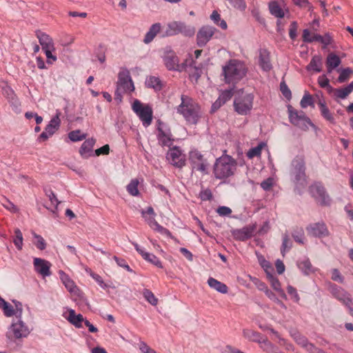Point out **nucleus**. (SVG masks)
<instances>
[{
	"instance_id": "nucleus-1",
	"label": "nucleus",
	"mask_w": 353,
	"mask_h": 353,
	"mask_svg": "<svg viewBox=\"0 0 353 353\" xmlns=\"http://www.w3.org/2000/svg\"><path fill=\"white\" fill-rule=\"evenodd\" d=\"M181 102L177 107V112L183 115L190 124H196L201 117V107L197 102L187 95L181 96Z\"/></svg>"
},
{
	"instance_id": "nucleus-2",
	"label": "nucleus",
	"mask_w": 353,
	"mask_h": 353,
	"mask_svg": "<svg viewBox=\"0 0 353 353\" xmlns=\"http://www.w3.org/2000/svg\"><path fill=\"white\" fill-rule=\"evenodd\" d=\"M236 165V161L234 158L228 154H223L216 159L214 165L213 172L215 178L223 180L234 175Z\"/></svg>"
},
{
	"instance_id": "nucleus-3",
	"label": "nucleus",
	"mask_w": 353,
	"mask_h": 353,
	"mask_svg": "<svg viewBox=\"0 0 353 353\" xmlns=\"http://www.w3.org/2000/svg\"><path fill=\"white\" fill-rule=\"evenodd\" d=\"M226 83H235L241 80L246 74V68L243 63L233 59L223 67Z\"/></svg>"
},
{
	"instance_id": "nucleus-4",
	"label": "nucleus",
	"mask_w": 353,
	"mask_h": 353,
	"mask_svg": "<svg viewBox=\"0 0 353 353\" xmlns=\"http://www.w3.org/2000/svg\"><path fill=\"white\" fill-rule=\"evenodd\" d=\"M134 91V85L131 79L129 70H121L118 75L117 89L115 91V100L118 102L122 101V93L130 94Z\"/></svg>"
},
{
	"instance_id": "nucleus-5",
	"label": "nucleus",
	"mask_w": 353,
	"mask_h": 353,
	"mask_svg": "<svg viewBox=\"0 0 353 353\" xmlns=\"http://www.w3.org/2000/svg\"><path fill=\"white\" fill-rule=\"evenodd\" d=\"M254 95L244 91H239L234 99V110L241 115H246L253 106Z\"/></svg>"
},
{
	"instance_id": "nucleus-6",
	"label": "nucleus",
	"mask_w": 353,
	"mask_h": 353,
	"mask_svg": "<svg viewBox=\"0 0 353 353\" xmlns=\"http://www.w3.org/2000/svg\"><path fill=\"white\" fill-rule=\"evenodd\" d=\"M141 215L152 229L162 234H165L171 239H173L170 232L166 228L160 225L156 221V214L154 211V209L151 206L148 207L145 210H143L141 211Z\"/></svg>"
},
{
	"instance_id": "nucleus-7",
	"label": "nucleus",
	"mask_w": 353,
	"mask_h": 353,
	"mask_svg": "<svg viewBox=\"0 0 353 353\" xmlns=\"http://www.w3.org/2000/svg\"><path fill=\"white\" fill-rule=\"evenodd\" d=\"M133 111L138 115L143 125L149 126L152 121V110L148 105H143L139 100H134L132 104Z\"/></svg>"
},
{
	"instance_id": "nucleus-8",
	"label": "nucleus",
	"mask_w": 353,
	"mask_h": 353,
	"mask_svg": "<svg viewBox=\"0 0 353 353\" xmlns=\"http://www.w3.org/2000/svg\"><path fill=\"white\" fill-rule=\"evenodd\" d=\"M289 119L291 123L299 127L303 130H307L309 125L312 123L310 119L305 116V113L298 112L294 110L291 105L288 106Z\"/></svg>"
},
{
	"instance_id": "nucleus-9",
	"label": "nucleus",
	"mask_w": 353,
	"mask_h": 353,
	"mask_svg": "<svg viewBox=\"0 0 353 353\" xmlns=\"http://www.w3.org/2000/svg\"><path fill=\"white\" fill-rule=\"evenodd\" d=\"M166 159L171 165L178 168H183L186 161L185 155L176 146L170 148L166 154Z\"/></svg>"
},
{
	"instance_id": "nucleus-10",
	"label": "nucleus",
	"mask_w": 353,
	"mask_h": 353,
	"mask_svg": "<svg viewBox=\"0 0 353 353\" xmlns=\"http://www.w3.org/2000/svg\"><path fill=\"white\" fill-rule=\"evenodd\" d=\"M310 192L321 205H329L331 199L326 192L325 188L321 183H315L310 187Z\"/></svg>"
},
{
	"instance_id": "nucleus-11",
	"label": "nucleus",
	"mask_w": 353,
	"mask_h": 353,
	"mask_svg": "<svg viewBox=\"0 0 353 353\" xmlns=\"http://www.w3.org/2000/svg\"><path fill=\"white\" fill-rule=\"evenodd\" d=\"M332 294L349 309L350 314L353 316V302L350 295L340 287H333Z\"/></svg>"
},
{
	"instance_id": "nucleus-12",
	"label": "nucleus",
	"mask_w": 353,
	"mask_h": 353,
	"mask_svg": "<svg viewBox=\"0 0 353 353\" xmlns=\"http://www.w3.org/2000/svg\"><path fill=\"white\" fill-rule=\"evenodd\" d=\"M216 29L210 26L201 27L196 34V43L199 47L205 46L213 37Z\"/></svg>"
},
{
	"instance_id": "nucleus-13",
	"label": "nucleus",
	"mask_w": 353,
	"mask_h": 353,
	"mask_svg": "<svg viewBox=\"0 0 353 353\" xmlns=\"http://www.w3.org/2000/svg\"><path fill=\"white\" fill-rule=\"evenodd\" d=\"M256 229V225L251 224L243 227L241 229H235L231 231L234 239L244 241L252 237Z\"/></svg>"
},
{
	"instance_id": "nucleus-14",
	"label": "nucleus",
	"mask_w": 353,
	"mask_h": 353,
	"mask_svg": "<svg viewBox=\"0 0 353 353\" xmlns=\"http://www.w3.org/2000/svg\"><path fill=\"white\" fill-rule=\"evenodd\" d=\"M190 161L194 169L200 172H205L208 163L203 155L198 150L191 151L190 153Z\"/></svg>"
},
{
	"instance_id": "nucleus-15",
	"label": "nucleus",
	"mask_w": 353,
	"mask_h": 353,
	"mask_svg": "<svg viewBox=\"0 0 353 353\" xmlns=\"http://www.w3.org/2000/svg\"><path fill=\"white\" fill-rule=\"evenodd\" d=\"M163 59L168 70L179 72V59L173 50L170 49L165 50Z\"/></svg>"
},
{
	"instance_id": "nucleus-16",
	"label": "nucleus",
	"mask_w": 353,
	"mask_h": 353,
	"mask_svg": "<svg viewBox=\"0 0 353 353\" xmlns=\"http://www.w3.org/2000/svg\"><path fill=\"white\" fill-rule=\"evenodd\" d=\"M158 140L159 144L163 147H170L173 143L174 139H172V135L170 130L166 129L164 125L160 123L158 126Z\"/></svg>"
},
{
	"instance_id": "nucleus-17",
	"label": "nucleus",
	"mask_w": 353,
	"mask_h": 353,
	"mask_svg": "<svg viewBox=\"0 0 353 353\" xmlns=\"http://www.w3.org/2000/svg\"><path fill=\"white\" fill-rule=\"evenodd\" d=\"M306 230L308 234L316 237L326 236L329 234V231L323 222L310 224L306 228Z\"/></svg>"
},
{
	"instance_id": "nucleus-18",
	"label": "nucleus",
	"mask_w": 353,
	"mask_h": 353,
	"mask_svg": "<svg viewBox=\"0 0 353 353\" xmlns=\"http://www.w3.org/2000/svg\"><path fill=\"white\" fill-rule=\"evenodd\" d=\"M60 279L65 287V288L68 290V292L73 296H79L81 295V291L76 285L75 283L73 280H72L68 275H67L64 272L59 271Z\"/></svg>"
},
{
	"instance_id": "nucleus-19",
	"label": "nucleus",
	"mask_w": 353,
	"mask_h": 353,
	"mask_svg": "<svg viewBox=\"0 0 353 353\" xmlns=\"http://www.w3.org/2000/svg\"><path fill=\"white\" fill-rule=\"evenodd\" d=\"M292 175L296 181L304 179L305 174V162L303 159H296L292 162Z\"/></svg>"
},
{
	"instance_id": "nucleus-20",
	"label": "nucleus",
	"mask_w": 353,
	"mask_h": 353,
	"mask_svg": "<svg viewBox=\"0 0 353 353\" xmlns=\"http://www.w3.org/2000/svg\"><path fill=\"white\" fill-rule=\"evenodd\" d=\"M34 266L35 270L43 277L48 276L51 274V272L50 270L51 263L45 259L35 258L34 259Z\"/></svg>"
},
{
	"instance_id": "nucleus-21",
	"label": "nucleus",
	"mask_w": 353,
	"mask_h": 353,
	"mask_svg": "<svg viewBox=\"0 0 353 353\" xmlns=\"http://www.w3.org/2000/svg\"><path fill=\"white\" fill-rule=\"evenodd\" d=\"M259 64L264 71H270L272 66L270 61V54L266 49H260L259 52Z\"/></svg>"
},
{
	"instance_id": "nucleus-22",
	"label": "nucleus",
	"mask_w": 353,
	"mask_h": 353,
	"mask_svg": "<svg viewBox=\"0 0 353 353\" xmlns=\"http://www.w3.org/2000/svg\"><path fill=\"white\" fill-rule=\"evenodd\" d=\"M268 7L270 14L279 19L283 18L285 12H289L288 9L285 8V6H281L276 1L270 2Z\"/></svg>"
},
{
	"instance_id": "nucleus-23",
	"label": "nucleus",
	"mask_w": 353,
	"mask_h": 353,
	"mask_svg": "<svg viewBox=\"0 0 353 353\" xmlns=\"http://www.w3.org/2000/svg\"><path fill=\"white\" fill-rule=\"evenodd\" d=\"M12 330L16 338H21L26 336L29 333V330L23 323L19 320L17 322L12 325Z\"/></svg>"
},
{
	"instance_id": "nucleus-24",
	"label": "nucleus",
	"mask_w": 353,
	"mask_h": 353,
	"mask_svg": "<svg viewBox=\"0 0 353 353\" xmlns=\"http://www.w3.org/2000/svg\"><path fill=\"white\" fill-rule=\"evenodd\" d=\"M136 250L143 256V258L148 262L154 264L158 268H162V263L160 260L153 254L146 252L139 248L138 245H136Z\"/></svg>"
},
{
	"instance_id": "nucleus-25",
	"label": "nucleus",
	"mask_w": 353,
	"mask_h": 353,
	"mask_svg": "<svg viewBox=\"0 0 353 353\" xmlns=\"http://www.w3.org/2000/svg\"><path fill=\"white\" fill-rule=\"evenodd\" d=\"M259 344L263 351L266 353H283L277 346L272 343L267 338H263Z\"/></svg>"
},
{
	"instance_id": "nucleus-26",
	"label": "nucleus",
	"mask_w": 353,
	"mask_h": 353,
	"mask_svg": "<svg viewBox=\"0 0 353 353\" xmlns=\"http://www.w3.org/2000/svg\"><path fill=\"white\" fill-rule=\"evenodd\" d=\"M161 28V23H156L152 25L150 28L149 30L145 35L143 42L146 44L150 43L157 36V34L160 32Z\"/></svg>"
},
{
	"instance_id": "nucleus-27",
	"label": "nucleus",
	"mask_w": 353,
	"mask_h": 353,
	"mask_svg": "<svg viewBox=\"0 0 353 353\" xmlns=\"http://www.w3.org/2000/svg\"><path fill=\"white\" fill-rule=\"evenodd\" d=\"M341 61L339 56L334 53L329 54L326 59L327 72L331 73L334 68H337L341 64Z\"/></svg>"
},
{
	"instance_id": "nucleus-28",
	"label": "nucleus",
	"mask_w": 353,
	"mask_h": 353,
	"mask_svg": "<svg viewBox=\"0 0 353 353\" xmlns=\"http://www.w3.org/2000/svg\"><path fill=\"white\" fill-rule=\"evenodd\" d=\"M94 143L95 141L92 139L85 140L80 148L81 155L85 158L91 156Z\"/></svg>"
},
{
	"instance_id": "nucleus-29",
	"label": "nucleus",
	"mask_w": 353,
	"mask_h": 353,
	"mask_svg": "<svg viewBox=\"0 0 353 353\" xmlns=\"http://www.w3.org/2000/svg\"><path fill=\"white\" fill-rule=\"evenodd\" d=\"M353 91V82L350 83L347 86L339 88L334 89L331 91L334 93V95L336 98L345 99Z\"/></svg>"
},
{
	"instance_id": "nucleus-30",
	"label": "nucleus",
	"mask_w": 353,
	"mask_h": 353,
	"mask_svg": "<svg viewBox=\"0 0 353 353\" xmlns=\"http://www.w3.org/2000/svg\"><path fill=\"white\" fill-rule=\"evenodd\" d=\"M68 320L70 323L74 325L75 327H81V323L84 322L85 319H84L83 316L81 314H76L74 310H70Z\"/></svg>"
},
{
	"instance_id": "nucleus-31",
	"label": "nucleus",
	"mask_w": 353,
	"mask_h": 353,
	"mask_svg": "<svg viewBox=\"0 0 353 353\" xmlns=\"http://www.w3.org/2000/svg\"><path fill=\"white\" fill-rule=\"evenodd\" d=\"M208 283L210 288L220 293L226 294L228 292V288L227 285L214 278H210L208 280Z\"/></svg>"
},
{
	"instance_id": "nucleus-32",
	"label": "nucleus",
	"mask_w": 353,
	"mask_h": 353,
	"mask_svg": "<svg viewBox=\"0 0 353 353\" xmlns=\"http://www.w3.org/2000/svg\"><path fill=\"white\" fill-rule=\"evenodd\" d=\"M243 336L249 341L256 342L258 343L263 339L261 334L251 329H244Z\"/></svg>"
},
{
	"instance_id": "nucleus-33",
	"label": "nucleus",
	"mask_w": 353,
	"mask_h": 353,
	"mask_svg": "<svg viewBox=\"0 0 353 353\" xmlns=\"http://www.w3.org/2000/svg\"><path fill=\"white\" fill-rule=\"evenodd\" d=\"M322 57L320 55H315L311 59L310 63L307 66V70H313L315 72H319L321 71Z\"/></svg>"
},
{
	"instance_id": "nucleus-34",
	"label": "nucleus",
	"mask_w": 353,
	"mask_h": 353,
	"mask_svg": "<svg viewBox=\"0 0 353 353\" xmlns=\"http://www.w3.org/2000/svg\"><path fill=\"white\" fill-rule=\"evenodd\" d=\"M61 120L59 119V114H57L50 121L49 124L45 128L48 134H53L59 128Z\"/></svg>"
},
{
	"instance_id": "nucleus-35",
	"label": "nucleus",
	"mask_w": 353,
	"mask_h": 353,
	"mask_svg": "<svg viewBox=\"0 0 353 353\" xmlns=\"http://www.w3.org/2000/svg\"><path fill=\"white\" fill-rule=\"evenodd\" d=\"M181 22L180 21H172L168 24L167 29L165 31L166 36H172L180 34V28Z\"/></svg>"
},
{
	"instance_id": "nucleus-36",
	"label": "nucleus",
	"mask_w": 353,
	"mask_h": 353,
	"mask_svg": "<svg viewBox=\"0 0 353 353\" xmlns=\"http://www.w3.org/2000/svg\"><path fill=\"white\" fill-rule=\"evenodd\" d=\"M38 39L43 50L53 48L52 39L48 34L41 33L38 35Z\"/></svg>"
},
{
	"instance_id": "nucleus-37",
	"label": "nucleus",
	"mask_w": 353,
	"mask_h": 353,
	"mask_svg": "<svg viewBox=\"0 0 353 353\" xmlns=\"http://www.w3.org/2000/svg\"><path fill=\"white\" fill-rule=\"evenodd\" d=\"M139 184V181L137 179H133L127 185V191L131 196H137L140 194L139 190L138 189Z\"/></svg>"
},
{
	"instance_id": "nucleus-38",
	"label": "nucleus",
	"mask_w": 353,
	"mask_h": 353,
	"mask_svg": "<svg viewBox=\"0 0 353 353\" xmlns=\"http://www.w3.org/2000/svg\"><path fill=\"white\" fill-rule=\"evenodd\" d=\"M315 39L316 41L320 42L323 44V48H326L327 46L332 44L333 42L332 36L329 32H326L323 36L318 34Z\"/></svg>"
},
{
	"instance_id": "nucleus-39",
	"label": "nucleus",
	"mask_w": 353,
	"mask_h": 353,
	"mask_svg": "<svg viewBox=\"0 0 353 353\" xmlns=\"http://www.w3.org/2000/svg\"><path fill=\"white\" fill-rule=\"evenodd\" d=\"M145 84L147 87L152 88L156 90H160L162 88L161 80L156 77H150L147 79Z\"/></svg>"
},
{
	"instance_id": "nucleus-40",
	"label": "nucleus",
	"mask_w": 353,
	"mask_h": 353,
	"mask_svg": "<svg viewBox=\"0 0 353 353\" xmlns=\"http://www.w3.org/2000/svg\"><path fill=\"white\" fill-rule=\"evenodd\" d=\"M291 336L293 337L296 343L303 347L307 345L309 343L307 339L303 335H301L299 332L294 330L291 332Z\"/></svg>"
},
{
	"instance_id": "nucleus-41",
	"label": "nucleus",
	"mask_w": 353,
	"mask_h": 353,
	"mask_svg": "<svg viewBox=\"0 0 353 353\" xmlns=\"http://www.w3.org/2000/svg\"><path fill=\"white\" fill-rule=\"evenodd\" d=\"M264 145L265 144L263 143H261L257 146L250 149L247 152V157L249 159H252L255 157H259L261 154V150Z\"/></svg>"
},
{
	"instance_id": "nucleus-42",
	"label": "nucleus",
	"mask_w": 353,
	"mask_h": 353,
	"mask_svg": "<svg viewBox=\"0 0 353 353\" xmlns=\"http://www.w3.org/2000/svg\"><path fill=\"white\" fill-rule=\"evenodd\" d=\"M0 307L3 310V312L7 316H14V314H16L13 307L4 299L2 302L0 303Z\"/></svg>"
},
{
	"instance_id": "nucleus-43",
	"label": "nucleus",
	"mask_w": 353,
	"mask_h": 353,
	"mask_svg": "<svg viewBox=\"0 0 353 353\" xmlns=\"http://www.w3.org/2000/svg\"><path fill=\"white\" fill-rule=\"evenodd\" d=\"M144 298L152 305L156 306L158 303V299L156 298L153 292L148 289H145L143 292Z\"/></svg>"
},
{
	"instance_id": "nucleus-44",
	"label": "nucleus",
	"mask_w": 353,
	"mask_h": 353,
	"mask_svg": "<svg viewBox=\"0 0 353 353\" xmlns=\"http://www.w3.org/2000/svg\"><path fill=\"white\" fill-rule=\"evenodd\" d=\"M318 34L314 32H311V31L308 29H305L303 30V41L306 43H312L316 41L315 37H317Z\"/></svg>"
},
{
	"instance_id": "nucleus-45",
	"label": "nucleus",
	"mask_w": 353,
	"mask_h": 353,
	"mask_svg": "<svg viewBox=\"0 0 353 353\" xmlns=\"http://www.w3.org/2000/svg\"><path fill=\"white\" fill-rule=\"evenodd\" d=\"M300 105L301 108H305L307 106L314 107L313 98L309 93H305L301 100Z\"/></svg>"
},
{
	"instance_id": "nucleus-46",
	"label": "nucleus",
	"mask_w": 353,
	"mask_h": 353,
	"mask_svg": "<svg viewBox=\"0 0 353 353\" xmlns=\"http://www.w3.org/2000/svg\"><path fill=\"white\" fill-rule=\"evenodd\" d=\"M319 105L321 108V114L324 117V118L326 119L327 121L333 123L334 117H333L332 114L330 112V110L326 107L325 103L320 101L319 103Z\"/></svg>"
},
{
	"instance_id": "nucleus-47",
	"label": "nucleus",
	"mask_w": 353,
	"mask_h": 353,
	"mask_svg": "<svg viewBox=\"0 0 353 353\" xmlns=\"http://www.w3.org/2000/svg\"><path fill=\"white\" fill-rule=\"evenodd\" d=\"M186 72H188L190 77L195 79L196 81L201 77V68L196 66V63L190 68Z\"/></svg>"
},
{
	"instance_id": "nucleus-48",
	"label": "nucleus",
	"mask_w": 353,
	"mask_h": 353,
	"mask_svg": "<svg viewBox=\"0 0 353 353\" xmlns=\"http://www.w3.org/2000/svg\"><path fill=\"white\" fill-rule=\"evenodd\" d=\"M195 30L194 27L186 26L184 23L181 22L180 28V33L186 37H192L194 34Z\"/></svg>"
},
{
	"instance_id": "nucleus-49",
	"label": "nucleus",
	"mask_w": 353,
	"mask_h": 353,
	"mask_svg": "<svg viewBox=\"0 0 353 353\" xmlns=\"http://www.w3.org/2000/svg\"><path fill=\"white\" fill-rule=\"evenodd\" d=\"M68 137L72 141H79L85 138V134H83L81 130H74L68 134Z\"/></svg>"
},
{
	"instance_id": "nucleus-50",
	"label": "nucleus",
	"mask_w": 353,
	"mask_h": 353,
	"mask_svg": "<svg viewBox=\"0 0 353 353\" xmlns=\"http://www.w3.org/2000/svg\"><path fill=\"white\" fill-rule=\"evenodd\" d=\"M352 73L353 70L350 68L341 70L340 75L338 78V81L339 83H343L346 81L350 78V75L352 74Z\"/></svg>"
},
{
	"instance_id": "nucleus-51",
	"label": "nucleus",
	"mask_w": 353,
	"mask_h": 353,
	"mask_svg": "<svg viewBox=\"0 0 353 353\" xmlns=\"http://www.w3.org/2000/svg\"><path fill=\"white\" fill-rule=\"evenodd\" d=\"M196 62L193 60L191 55L187 58L181 64H179V72L187 71L190 68L193 66Z\"/></svg>"
},
{
	"instance_id": "nucleus-52",
	"label": "nucleus",
	"mask_w": 353,
	"mask_h": 353,
	"mask_svg": "<svg viewBox=\"0 0 353 353\" xmlns=\"http://www.w3.org/2000/svg\"><path fill=\"white\" fill-rule=\"evenodd\" d=\"M292 236L295 241L299 243H303V236H304V231L302 228H297L294 230V233L292 234Z\"/></svg>"
},
{
	"instance_id": "nucleus-53",
	"label": "nucleus",
	"mask_w": 353,
	"mask_h": 353,
	"mask_svg": "<svg viewBox=\"0 0 353 353\" xmlns=\"http://www.w3.org/2000/svg\"><path fill=\"white\" fill-rule=\"evenodd\" d=\"M318 83L321 88H326L330 92L333 90L332 87L330 85L329 79L325 75L320 76L318 79Z\"/></svg>"
},
{
	"instance_id": "nucleus-54",
	"label": "nucleus",
	"mask_w": 353,
	"mask_h": 353,
	"mask_svg": "<svg viewBox=\"0 0 353 353\" xmlns=\"http://www.w3.org/2000/svg\"><path fill=\"white\" fill-rule=\"evenodd\" d=\"M15 239H14V243L16 247L20 250L22 249L23 245V236L19 229H16L14 231Z\"/></svg>"
},
{
	"instance_id": "nucleus-55",
	"label": "nucleus",
	"mask_w": 353,
	"mask_h": 353,
	"mask_svg": "<svg viewBox=\"0 0 353 353\" xmlns=\"http://www.w3.org/2000/svg\"><path fill=\"white\" fill-rule=\"evenodd\" d=\"M299 266L306 274H308L312 271V264L309 260L301 261Z\"/></svg>"
},
{
	"instance_id": "nucleus-56",
	"label": "nucleus",
	"mask_w": 353,
	"mask_h": 353,
	"mask_svg": "<svg viewBox=\"0 0 353 353\" xmlns=\"http://www.w3.org/2000/svg\"><path fill=\"white\" fill-rule=\"evenodd\" d=\"M269 281L271 283L272 287L276 291H280L281 290V283L277 278L274 276L272 274L268 275Z\"/></svg>"
},
{
	"instance_id": "nucleus-57",
	"label": "nucleus",
	"mask_w": 353,
	"mask_h": 353,
	"mask_svg": "<svg viewBox=\"0 0 353 353\" xmlns=\"http://www.w3.org/2000/svg\"><path fill=\"white\" fill-rule=\"evenodd\" d=\"M33 236L37 239V242L35 243L37 248L41 250H44L46 244L43 237L35 233L33 234Z\"/></svg>"
},
{
	"instance_id": "nucleus-58",
	"label": "nucleus",
	"mask_w": 353,
	"mask_h": 353,
	"mask_svg": "<svg viewBox=\"0 0 353 353\" xmlns=\"http://www.w3.org/2000/svg\"><path fill=\"white\" fill-rule=\"evenodd\" d=\"M250 278L254 282L256 285H257L258 288L260 290L264 291L265 294H272V292L268 288V287L265 285V284L263 282H261L259 279L256 278L252 279V276H250Z\"/></svg>"
},
{
	"instance_id": "nucleus-59",
	"label": "nucleus",
	"mask_w": 353,
	"mask_h": 353,
	"mask_svg": "<svg viewBox=\"0 0 353 353\" xmlns=\"http://www.w3.org/2000/svg\"><path fill=\"white\" fill-rule=\"evenodd\" d=\"M298 29V24L296 21H292L290 24L289 29V35L292 39H295L296 37V32Z\"/></svg>"
},
{
	"instance_id": "nucleus-60",
	"label": "nucleus",
	"mask_w": 353,
	"mask_h": 353,
	"mask_svg": "<svg viewBox=\"0 0 353 353\" xmlns=\"http://www.w3.org/2000/svg\"><path fill=\"white\" fill-rule=\"evenodd\" d=\"M291 247V244L290 243V238L288 234H285L283 239L282 248H281V253L283 256H284L285 252L287 249Z\"/></svg>"
},
{
	"instance_id": "nucleus-61",
	"label": "nucleus",
	"mask_w": 353,
	"mask_h": 353,
	"mask_svg": "<svg viewBox=\"0 0 353 353\" xmlns=\"http://www.w3.org/2000/svg\"><path fill=\"white\" fill-rule=\"evenodd\" d=\"M232 97V92L231 90H225L221 93L218 98L222 103H225L229 101Z\"/></svg>"
},
{
	"instance_id": "nucleus-62",
	"label": "nucleus",
	"mask_w": 353,
	"mask_h": 353,
	"mask_svg": "<svg viewBox=\"0 0 353 353\" xmlns=\"http://www.w3.org/2000/svg\"><path fill=\"white\" fill-rule=\"evenodd\" d=\"M280 90L282 94L287 98L290 99L292 97L291 91L288 88L285 82H281L280 84Z\"/></svg>"
},
{
	"instance_id": "nucleus-63",
	"label": "nucleus",
	"mask_w": 353,
	"mask_h": 353,
	"mask_svg": "<svg viewBox=\"0 0 353 353\" xmlns=\"http://www.w3.org/2000/svg\"><path fill=\"white\" fill-rule=\"evenodd\" d=\"M230 3L236 8L243 10L246 8L244 0H231Z\"/></svg>"
},
{
	"instance_id": "nucleus-64",
	"label": "nucleus",
	"mask_w": 353,
	"mask_h": 353,
	"mask_svg": "<svg viewBox=\"0 0 353 353\" xmlns=\"http://www.w3.org/2000/svg\"><path fill=\"white\" fill-rule=\"evenodd\" d=\"M139 350L142 353H157V352L150 348L145 343L141 342L139 345Z\"/></svg>"
}]
</instances>
